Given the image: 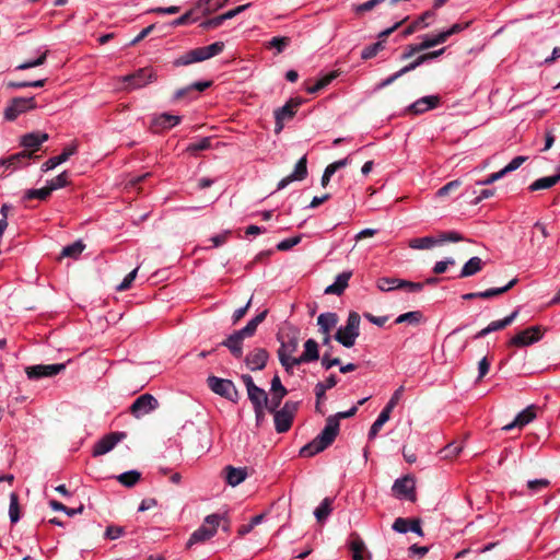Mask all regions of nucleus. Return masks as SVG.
<instances>
[{
	"label": "nucleus",
	"mask_w": 560,
	"mask_h": 560,
	"mask_svg": "<svg viewBox=\"0 0 560 560\" xmlns=\"http://www.w3.org/2000/svg\"><path fill=\"white\" fill-rule=\"evenodd\" d=\"M340 423L338 417H328L322 432L312 442L301 448L300 455L303 457H312L326 450L337 438Z\"/></svg>",
	"instance_id": "1"
},
{
	"label": "nucleus",
	"mask_w": 560,
	"mask_h": 560,
	"mask_svg": "<svg viewBox=\"0 0 560 560\" xmlns=\"http://www.w3.org/2000/svg\"><path fill=\"white\" fill-rule=\"evenodd\" d=\"M278 340L280 342L278 359L285 372L292 374L295 368L293 361L296 358L293 357V353H295L299 348V331L296 329H290L285 334H279Z\"/></svg>",
	"instance_id": "2"
},
{
	"label": "nucleus",
	"mask_w": 560,
	"mask_h": 560,
	"mask_svg": "<svg viewBox=\"0 0 560 560\" xmlns=\"http://www.w3.org/2000/svg\"><path fill=\"white\" fill-rule=\"evenodd\" d=\"M223 48L224 44L222 42H215L209 46L197 47L175 59L174 65L179 67L201 62L221 54Z\"/></svg>",
	"instance_id": "3"
},
{
	"label": "nucleus",
	"mask_w": 560,
	"mask_h": 560,
	"mask_svg": "<svg viewBox=\"0 0 560 560\" xmlns=\"http://www.w3.org/2000/svg\"><path fill=\"white\" fill-rule=\"evenodd\" d=\"M223 518V515L217 513L206 516L201 526L190 535L187 541V548L211 539L217 534L218 527Z\"/></svg>",
	"instance_id": "4"
},
{
	"label": "nucleus",
	"mask_w": 560,
	"mask_h": 560,
	"mask_svg": "<svg viewBox=\"0 0 560 560\" xmlns=\"http://www.w3.org/2000/svg\"><path fill=\"white\" fill-rule=\"evenodd\" d=\"M360 315L357 312H350L346 325L337 329L335 339L346 348L353 347L360 335Z\"/></svg>",
	"instance_id": "5"
},
{
	"label": "nucleus",
	"mask_w": 560,
	"mask_h": 560,
	"mask_svg": "<svg viewBox=\"0 0 560 560\" xmlns=\"http://www.w3.org/2000/svg\"><path fill=\"white\" fill-rule=\"evenodd\" d=\"M300 402L287 400L281 409L273 411L275 429L278 433H285L290 430Z\"/></svg>",
	"instance_id": "6"
},
{
	"label": "nucleus",
	"mask_w": 560,
	"mask_h": 560,
	"mask_svg": "<svg viewBox=\"0 0 560 560\" xmlns=\"http://www.w3.org/2000/svg\"><path fill=\"white\" fill-rule=\"evenodd\" d=\"M35 97H13L4 109L3 116L8 121L15 120L21 114L36 108Z\"/></svg>",
	"instance_id": "7"
},
{
	"label": "nucleus",
	"mask_w": 560,
	"mask_h": 560,
	"mask_svg": "<svg viewBox=\"0 0 560 560\" xmlns=\"http://www.w3.org/2000/svg\"><path fill=\"white\" fill-rule=\"evenodd\" d=\"M155 79L156 77L150 68H141L133 73L120 78L121 82L125 83L124 89L128 91L141 89Z\"/></svg>",
	"instance_id": "8"
},
{
	"label": "nucleus",
	"mask_w": 560,
	"mask_h": 560,
	"mask_svg": "<svg viewBox=\"0 0 560 560\" xmlns=\"http://www.w3.org/2000/svg\"><path fill=\"white\" fill-rule=\"evenodd\" d=\"M207 385L213 393L231 401H235L238 397L237 389L230 380L211 375L207 378Z\"/></svg>",
	"instance_id": "9"
},
{
	"label": "nucleus",
	"mask_w": 560,
	"mask_h": 560,
	"mask_svg": "<svg viewBox=\"0 0 560 560\" xmlns=\"http://www.w3.org/2000/svg\"><path fill=\"white\" fill-rule=\"evenodd\" d=\"M67 363L54 364H36L25 369L28 380H40L44 377H52L66 370Z\"/></svg>",
	"instance_id": "10"
},
{
	"label": "nucleus",
	"mask_w": 560,
	"mask_h": 560,
	"mask_svg": "<svg viewBox=\"0 0 560 560\" xmlns=\"http://www.w3.org/2000/svg\"><path fill=\"white\" fill-rule=\"evenodd\" d=\"M302 98L292 97L283 106L275 110L276 132H280L283 129L284 121L294 117L298 108L302 105Z\"/></svg>",
	"instance_id": "11"
},
{
	"label": "nucleus",
	"mask_w": 560,
	"mask_h": 560,
	"mask_svg": "<svg viewBox=\"0 0 560 560\" xmlns=\"http://www.w3.org/2000/svg\"><path fill=\"white\" fill-rule=\"evenodd\" d=\"M405 20H401L399 22H396L393 26L380 32L377 34V42H375L374 44L370 45V46H366L362 51H361V59L363 60H369V59H372L374 58L380 51L384 50L385 49V42H386V38L393 34L402 23H404Z\"/></svg>",
	"instance_id": "12"
},
{
	"label": "nucleus",
	"mask_w": 560,
	"mask_h": 560,
	"mask_svg": "<svg viewBox=\"0 0 560 560\" xmlns=\"http://www.w3.org/2000/svg\"><path fill=\"white\" fill-rule=\"evenodd\" d=\"M392 490L398 499H405L410 502L416 501V481L415 478L409 475L396 479Z\"/></svg>",
	"instance_id": "13"
},
{
	"label": "nucleus",
	"mask_w": 560,
	"mask_h": 560,
	"mask_svg": "<svg viewBox=\"0 0 560 560\" xmlns=\"http://www.w3.org/2000/svg\"><path fill=\"white\" fill-rule=\"evenodd\" d=\"M159 406L158 400L151 394H142L130 406V412L135 418H141L151 411L155 410Z\"/></svg>",
	"instance_id": "14"
},
{
	"label": "nucleus",
	"mask_w": 560,
	"mask_h": 560,
	"mask_svg": "<svg viewBox=\"0 0 560 560\" xmlns=\"http://www.w3.org/2000/svg\"><path fill=\"white\" fill-rule=\"evenodd\" d=\"M541 338L542 332L540 326H530L512 337L509 345L515 347H527L539 341Z\"/></svg>",
	"instance_id": "15"
},
{
	"label": "nucleus",
	"mask_w": 560,
	"mask_h": 560,
	"mask_svg": "<svg viewBox=\"0 0 560 560\" xmlns=\"http://www.w3.org/2000/svg\"><path fill=\"white\" fill-rule=\"evenodd\" d=\"M125 438V432H110L104 435L94 444L92 455L94 457L105 455L106 453L110 452Z\"/></svg>",
	"instance_id": "16"
},
{
	"label": "nucleus",
	"mask_w": 560,
	"mask_h": 560,
	"mask_svg": "<svg viewBox=\"0 0 560 560\" xmlns=\"http://www.w3.org/2000/svg\"><path fill=\"white\" fill-rule=\"evenodd\" d=\"M441 98L439 95H427L418 98L410 104L407 110L413 115L423 114L430 109H434L440 105Z\"/></svg>",
	"instance_id": "17"
},
{
	"label": "nucleus",
	"mask_w": 560,
	"mask_h": 560,
	"mask_svg": "<svg viewBox=\"0 0 560 560\" xmlns=\"http://www.w3.org/2000/svg\"><path fill=\"white\" fill-rule=\"evenodd\" d=\"M271 398L268 404V411L273 412L279 408L282 399L288 394L287 388L282 385L281 380L278 375H275L271 380Z\"/></svg>",
	"instance_id": "18"
},
{
	"label": "nucleus",
	"mask_w": 560,
	"mask_h": 560,
	"mask_svg": "<svg viewBox=\"0 0 560 560\" xmlns=\"http://www.w3.org/2000/svg\"><path fill=\"white\" fill-rule=\"evenodd\" d=\"M535 409L536 408H535L534 405H530V406L526 407L524 410H522L521 412H518L516 415L515 419L511 423L505 424L502 428V430L511 431L514 428L522 429L523 427L527 425L528 423H530L536 418Z\"/></svg>",
	"instance_id": "19"
},
{
	"label": "nucleus",
	"mask_w": 560,
	"mask_h": 560,
	"mask_svg": "<svg viewBox=\"0 0 560 560\" xmlns=\"http://www.w3.org/2000/svg\"><path fill=\"white\" fill-rule=\"evenodd\" d=\"M269 354L267 350L257 348L246 355L245 363L249 370L259 371L266 366Z\"/></svg>",
	"instance_id": "20"
},
{
	"label": "nucleus",
	"mask_w": 560,
	"mask_h": 560,
	"mask_svg": "<svg viewBox=\"0 0 560 560\" xmlns=\"http://www.w3.org/2000/svg\"><path fill=\"white\" fill-rule=\"evenodd\" d=\"M319 359L318 343L314 339H307L304 343V351L293 361L295 366L317 361Z\"/></svg>",
	"instance_id": "21"
},
{
	"label": "nucleus",
	"mask_w": 560,
	"mask_h": 560,
	"mask_svg": "<svg viewBox=\"0 0 560 560\" xmlns=\"http://www.w3.org/2000/svg\"><path fill=\"white\" fill-rule=\"evenodd\" d=\"M182 121V117L168 113H162L153 118V127L156 131L171 129Z\"/></svg>",
	"instance_id": "22"
},
{
	"label": "nucleus",
	"mask_w": 560,
	"mask_h": 560,
	"mask_svg": "<svg viewBox=\"0 0 560 560\" xmlns=\"http://www.w3.org/2000/svg\"><path fill=\"white\" fill-rule=\"evenodd\" d=\"M244 339L245 337L240 332V330H236L222 341L221 345L226 347L236 359H240L243 355Z\"/></svg>",
	"instance_id": "23"
},
{
	"label": "nucleus",
	"mask_w": 560,
	"mask_h": 560,
	"mask_svg": "<svg viewBox=\"0 0 560 560\" xmlns=\"http://www.w3.org/2000/svg\"><path fill=\"white\" fill-rule=\"evenodd\" d=\"M351 276H352L351 271H343V272L339 273L336 277L334 283H331L330 285H328L325 289V293L326 294H335V295L342 294L343 291L348 287V283H349V280H350Z\"/></svg>",
	"instance_id": "24"
},
{
	"label": "nucleus",
	"mask_w": 560,
	"mask_h": 560,
	"mask_svg": "<svg viewBox=\"0 0 560 560\" xmlns=\"http://www.w3.org/2000/svg\"><path fill=\"white\" fill-rule=\"evenodd\" d=\"M337 382L338 380L336 375L331 374L324 382H318L315 385L314 393L316 396V410H319V405L325 399L326 392L335 387Z\"/></svg>",
	"instance_id": "25"
},
{
	"label": "nucleus",
	"mask_w": 560,
	"mask_h": 560,
	"mask_svg": "<svg viewBox=\"0 0 560 560\" xmlns=\"http://www.w3.org/2000/svg\"><path fill=\"white\" fill-rule=\"evenodd\" d=\"M348 547L352 553L353 560L364 559L365 544L358 533L353 532L350 534Z\"/></svg>",
	"instance_id": "26"
},
{
	"label": "nucleus",
	"mask_w": 560,
	"mask_h": 560,
	"mask_svg": "<svg viewBox=\"0 0 560 560\" xmlns=\"http://www.w3.org/2000/svg\"><path fill=\"white\" fill-rule=\"evenodd\" d=\"M247 477L246 468H235L233 466L225 467V481L232 487H236L242 483Z\"/></svg>",
	"instance_id": "27"
},
{
	"label": "nucleus",
	"mask_w": 560,
	"mask_h": 560,
	"mask_svg": "<svg viewBox=\"0 0 560 560\" xmlns=\"http://www.w3.org/2000/svg\"><path fill=\"white\" fill-rule=\"evenodd\" d=\"M47 140L48 135L45 132H30L23 136L22 144L27 149L36 151L39 149L40 144Z\"/></svg>",
	"instance_id": "28"
},
{
	"label": "nucleus",
	"mask_w": 560,
	"mask_h": 560,
	"mask_svg": "<svg viewBox=\"0 0 560 560\" xmlns=\"http://www.w3.org/2000/svg\"><path fill=\"white\" fill-rule=\"evenodd\" d=\"M228 0H198L196 9L203 15L211 14L217 10L223 8Z\"/></svg>",
	"instance_id": "29"
},
{
	"label": "nucleus",
	"mask_w": 560,
	"mask_h": 560,
	"mask_svg": "<svg viewBox=\"0 0 560 560\" xmlns=\"http://www.w3.org/2000/svg\"><path fill=\"white\" fill-rule=\"evenodd\" d=\"M337 322V314L331 312L322 313L317 317V325L325 335H329L330 330L336 326Z\"/></svg>",
	"instance_id": "30"
},
{
	"label": "nucleus",
	"mask_w": 560,
	"mask_h": 560,
	"mask_svg": "<svg viewBox=\"0 0 560 560\" xmlns=\"http://www.w3.org/2000/svg\"><path fill=\"white\" fill-rule=\"evenodd\" d=\"M483 267V261L480 257L474 256L471 257L465 265L463 266L459 278H467L479 272Z\"/></svg>",
	"instance_id": "31"
},
{
	"label": "nucleus",
	"mask_w": 560,
	"mask_h": 560,
	"mask_svg": "<svg viewBox=\"0 0 560 560\" xmlns=\"http://www.w3.org/2000/svg\"><path fill=\"white\" fill-rule=\"evenodd\" d=\"M559 182H560V173L552 175V176H546V177H540V178L536 179L528 186V189L530 191L549 189L552 186H555L556 184H558Z\"/></svg>",
	"instance_id": "32"
},
{
	"label": "nucleus",
	"mask_w": 560,
	"mask_h": 560,
	"mask_svg": "<svg viewBox=\"0 0 560 560\" xmlns=\"http://www.w3.org/2000/svg\"><path fill=\"white\" fill-rule=\"evenodd\" d=\"M248 399L250 400L253 408L255 407H266L268 409L269 398L267 393L260 388L256 387L247 393Z\"/></svg>",
	"instance_id": "33"
},
{
	"label": "nucleus",
	"mask_w": 560,
	"mask_h": 560,
	"mask_svg": "<svg viewBox=\"0 0 560 560\" xmlns=\"http://www.w3.org/2000/svg\"><path fill=\"white\" fill-rule=\"evenodd\" d=\"M268 314L267 310H264L259 314H257L254 318H252L245 327L240 329V332L245 337H252L257 330V327L260 323H262Z\"/></svg>",
	"instance_id": "34"
},
{
	"label": "nucleus",
	"mask_w": 560,
	"mask_h": 560,
	"mask_svg": "<svg viewBox=\"0 0 560 560\" xmlns=\"http://www.w3.org/2000/svg\"><path fill=\"white\" fill-rule=\"evenodd\" d=\"M400 285L401 279L398 278L382 277L376 281V287L382 292H390L400 289Z\"/></svg>",
	"instance_id": "35"
},
{
	"label": "nucleus",
	"mask_w": 560,
	"mask_h": 560,
	"mask_svg": "<svg viewBox=\"0 0 560 560\" xmlns=\"http://www.w3.org/2000/svg\"><path fill=\"white\" fill-rule=\"evenodd\" d=\"M334 499L332 498H325L320 504L315 509L314 515L318 522H324L329 514L331 513Z\"/></svg>",
	"instance_id": "36"
},
{
	"label": "nucleus",
	"mask_w": 560,
	"mask_h": 560,
	"mask_svg": "<svg viewBox=\"0 0 560 560\" xmlns=\"http://www.w3.org/2000/svg\"><path fill=\"white\" fill-rule=\"evenodd\" d=\"M390 412L383 409L378 415L377 419L373 422L369 431V439L373 440L378 434L382 427L389 420Z\"/></svg>",
	"instance_id": "37"
},
{
	"label": "nucleus",
	"mask_w": 560,
	"mask_h": 560,
	"mask_svg": "<svg viewBox=\"0 0 560 560\" xmlns=\"http://www.w3.org/2000/svg\"><path fill=\"white\" fill-rule=\"evenodd\" d=\"M517 283V279H512L508 284L501 288H491L486 291L479 292V299H491L498 295H501L505 292H508L510 289H512Z\"/></svg>",
	"instance_id": "38"
},
{
	"label": "nucleus",
	"mask_w": 560,
	"mask_h": 560,
	"mask_svg": "<svg viewBox=\"0 0 560 560\" xmlns=\"http://www.w3.org/2000/svg\"><path fill=\"white\" fill-rule=\"evenodd\" d=\"M30 158L31 153L23 151L11 155L8 160L3 161V164H5L8 168L16 170L18 167L27 164Z\"/></svg>",
	"instance_id": "39"
},
{
	"label": "nucleus",
	"mask_w": 560,
	"mask_h": 560,
	"mask_svg": "<svg viewBox=\"0 0 560 560\" xmlns=\"http://www.w3.org/2000/svg\"><path fill=\"white\" fill-rule=\"evenodd\" d=\"M438 244L439 241L432 236L417 237L409 242V246L413 249H430Z\"/></svg>",
	"instance_id": "40"
},
{
	"label": "nucleus",
	"mask_w": 560,
	"mask_h": 560,
	"mask_svg": "<svg viewBox=\"0 0 560 560\" xmlns=\"http://www.w3.org/2000/svg\"><path fill=\"white\" fill-rule=\"evenodd\" d=\"M517 314H518V311L516 310V311L512 312L509 316H506L502 319L491 322L487 326L490 334L501 330V329H504L505 327L511 325L514 322V319L516 318Z\"/></svg>",
	"instance_id": "41"
},
{
	"label": "nucleus",
	"mask_w": 560,
	"mask_h": 560,
	"mask_svg": "<svg viewBox=\"0 0 560 560\" xmlns=\"http://www.w3.org/2000/svg\"><path fill=\"white\" fill-rule=\"evenodd\" d=\"M140 477L141 474L138 470H129L120 474L117 479L122 486L131 488L140 480Z\"/></svg>",
	"instance_id": "42"
},
{
	"label": "nucleus",
	"mask_w": 560,
	"mask_h": 560,
	"mask_svg": "<svg viewBox=\"0 0 560 560\" xmlns=\"http://www.w3.org/2000/svg\"><path fill=\"white\" fill-rule=\"evenodd\" d=\"M85 245L82 243V241H77L72 244H69L62 248L61 256L62 257H71V258H78L81 253L84 250Z\"/></svg>",
	"instance_id": "43"
},
{
	"label": "nucleus",
	"mask_w": 560,
	"mask_h": 560,
	"mask_svg": "<svg viewBox=\"0 0 560 560\" xmlns=\"http://www.w3.org/2000/svg\"><path fill=\"white\" fill-rule=\"evenodd\" d=\"M294 180H303L307 176V159L302 156L295 164L293 172L290 174Z\"/></svg>",
	"instance_id": "44"
},
{
	"label": "nucleus",
	"mask_w": 560,
	"mask_h": 560,
	"mask_svg": "<svg viewBox=\"0 0 560 560\" xmlns=\"http://www.w3.org/2000/svg\"><path fill=\"white\" fill-rule=\"evenodd\" d=\"M421 319L422 313L420 311H411L400 314L398 317H396L395 324L408 323L411 325H417L421 322Z\"/></svg>",
	"instance_id": "45"
},
{
	"label": "nucleus",
	"mask_w": 560,
	"mask_h": 560,
	"mask_svg": "<svg viewBox=\"0 0 560 560\" xmlns=\"http://www.w3.org/2000/svg\"><path fill=\"white\" fill-rule=\"evenodd\" d=\"M9 517L12 524L20 521L19 495L15 492L10 494Z\"/></svg>",
	"instance_id": "46"
},
{
	"label": "nucleus",
	"mask_w": 560,
	"mask_h": 560,
	"mask_svg": "<svg viewBox=\"0 0 560 560\" xmlns=\"http://www.w3.org/2000/svg\"><path fill=\"white\" fill-rule=\"evenodd\" d=\"M445 35L440 32L435 35H425L423 40L420 43L423 50L438 46L445 43Z\"/></svg>",
	"instance_id": "47"
},
{
	"label": "nucleus",
	"mask_w": 560,
	"mask_h": 560,
	"mask_svg": "<svg viewBox=\"0 0 560 560\" xmlns=\"http://www.w3.org/2000/svg\"><path fill=\"white\" fill-rule=\"evenodd\" d=\"M197 13H198V11H197L196 7H194L191 10L187 11L179 18L175 19L172 22V25L176 27V26L186 25V24L196 22L199 19V16L196 15Z\"/></svg>",
	"instance_id": "48"
},
{
	"label": "nucleus",
	"mask_w": 560,
	"mask_h": 560,
	"mask_svg": "<svg viewBox=\"0 0 560 560\" xmlns=\"http://www.w3.org/2000/svg\"><path fill=\"white\" fill-rule=\"evenodd\" d=\"M50 191L48 187H43L39 189H27L24 192L23 199L24 200H31V199H38V200H46L50 196Z\"/></svg>",
	"instance_id": "49"
},
{
	"label": "nucleus",
	"mask_w": 560,
	"mask_h": 560,
	"mask_svg": "<svg viewBox=\"0 0 560 560\" xmlns=\"http://www.w3.org/2000/svg\"><path fill=\"white\" fill-rule=\"evenodd\" d=\"M211 147V138L203 137L197 142L189 143L186 148V151L190 154H196L199 151H205L210 149Z\"/></svg>",
	"instance_id": "50"
},
{
	"label": "nucleus",
	"mask_w": 560,
	"mask_h": 560,
	"mask_svg": "<svg viewBox=\"0 0 560 560\" xmlns=\"http://www.w3.org/2000/svg\"><path fill=\"white\" fill-rule=\"evenodd\" d=\"M49 505L50 508L54 510V511H61L63 513H66L68 516H74L77 514H80L82 513L84 506L83 505H80L79 508L77 509H72V508H68L66 506L65 504H62L61 502H58L56 500H51L49 502Z\"/></svg>",
	"instance_id": "51"
},
{
	"label": "nucleus",
	"mask_w": 560,
	"mask_h": 560,
	"mask_svg": "<svg viewBox=\"0 0 560 560\" xmlns=\"http://www.w3.org/2000/svg\"><path fill=\"white\" fill-rule=\"evenodd\" d=\"M68 185V173L65 171L57 175L55 178L47 182V187L50 192L56 189L63 188Z\"/></svg>",
	"instance_id": "52"
},
{
	"label": "nucleus",
	"mask_w": 560,
	"mask_h": 560,
	"mask_svg": "<svg viewBox=\"0 0 560 560\" xmlns=\"http://www.w3.org/2000/svg\"><path fill=\"white\" fill-rule=\"evenodd\" d=\"M290 44V38L285 36H276L272 37L267 47L275 48L277 54H281Z\"/></svg>",
	"instance_id": "53"
},
{
	"label": "nucleus",
	"mask_w": 560,
	"mask_h": 560,
	"mask_svg": "<svg viewBox=\"0 0 560 560\" xmlns=\"http://www.w3.org/2000/svg\"><path fill=\"white\" fill-rule=\"evenodd\" d=\"M47 58V51H44L38 58L25 61L15 67V70H27L45 63Z\"/></svg>",
	"instance_id": "54"
},
{
	"label": "nucleus",
	"mask_w": 560,
	"mask_h": 560,
	"mask_svg": "<svg viewBox=\"0 0 560 560\" xmlns=\"http://www.w3.org/2000/svg\"><path fill=\"white\" fill-rule=\"evenodd\" d=\"M411 522L412 520L410 518L397 517L394 521L392 528L397 533L406 534L409 532Z\"/></svg>",
	"instance_id": "55"
},
{
	"label": "nucleus",
	"mask_w": 560,
	"mask_h": 560,
	"mask_svg": "<svg viewBox=\"0 0 560 560\" xmlns=\"http://www.w3.org/2000/svg\"><path fill=\"white\" fill-rule=\"evenodd\" d=\"M405 392V387L401 385L399 386L395 392L394 394L392 395V397L389 398L388 402L386 404V406L384 407L385 410L389 411L392 413L393 409L397 406L398 401L400 400V398L402 397V394Z\"/></svg>",
	"instance_id": "56"
},
{
	"label": "nucleus",
	"mask_w": 560,
	"mask_h": 560,
	"mask_svg": "<svg viewBox=\"0 0 560 560\" xmlns=\"http://www.w3.org/2000/svg\"><path fill=\"white\" fill-rule=\"evenodd\" d=\"M137 272H138V268H135L132 271H130L125 278L124 280L116 287V290L118 292H122V291H127L128 289H130L133 280L136 279L137 277Z\"/></svg>",
	"instance_id": "57"
},
{
	"label": "nucleus",
	"mask_w": 560,
	"mask_h": 560,
	"mask_svg": "<svg viewBox=\"0 0 560 560\" xmlns=\"http://www.w3.org/2000/svg\"><path fill=\"white\" fill-rule=\"evenodd\" d=\"M462 185L460 180L459 179H454V180H451L448 182L447 184H445L444 186H442L438 191H436V196L438 197H445L447 196L450 192L456 190L457 188H459V186Z\"/></svg>",
	"instance_id": "58"
},
{
	"label": "nucleus",
	"mask_w": 560,
	"mask_h": 560,
	"mask_svg": "<svg viewBox=\"0 0 560 560\" xmlns=\"http://www.w3.org/2000/svg\"><path fill=\"white\" fill-rule=\"evenodd\" d=\"M526 161V158L525 156H515L514 159H512L508 165H505L501 172L503 173V175L505 176L508 173H511L513 171H516L524 162Z\"/></svg>",
	"instance_id": "59"
},
{
	"label": "nucleus",
	"mask_w": 560,
	"mask_h": 560,
	"mask_svg": "<svg viewBox=\"0 0 560 560\" xmlns=\"http://www.w3.org/2000/svg\"><path fill=\"white\" fill-rule=\"evenodd\" d=\"M300 242H301V236L284 238L277 244V249L281 250V252H285V250L291 249L295 245H298Z\"/></svg>",
	"instance_id": "60"
},
{
	"label": "nucleus",
	"mask_w": 560,
	"mask_h": 560,
	"mask_svg": "<svg viewBox=\"0 0 560 560\" xmlns=\"http://www.w3.org/2000/svg\"><path fill=\"white\" fill-rule=\"evenodd\" d=\"M422 47H421V44H410V45H407L400 56V59L401 60H407L409 58H411L413 55L422 51Z\"/></svg>",
	"instance_id": "61"
},
{
	"label": "nucleus",
	"mask_w": 560,
	"mask_h": 560,
	"mask_svg": "<svg viewBox=\"0 0 560 560\" xmlns=\"http://www.w3.org/2000/svg\"><path fill=\"white\" fill-rule=\"evenodd\" d=\"M125 535V528L121 526H108L105 532V537L115 540Z\"/></svg>",
	"instance_id": "62"
},
{
	"label": "nucleus",
	"mask_w": 560,
	"mask_h": 560,
	"mask_svg": "<svg viewBox=\"0 0 560 560\" xmlns=\"http://www.w3.org/2000/svg\"><path fill=\"white\" fill-rule=\"evenodd\" d=\"M454 265H455V260L452 257H448L441 261H436L433 267V272L436 275H441L446 271L448 266H454Z\"/></svg>",
	"instance_id": "63"
},
{
	"label": "nucleus",
	"mask_w": 560,
	"mask_h": 560,
	"mask_svg": "<svg viewBox=\"0 0 560 560\" xmlns=\"http://www.w3.org/2000/svg\"><path fill=\"white\" fill-rule=\"evenodd\" d=\"M424 62H425V57L420 55L413 61H411L407 66L402 67L399 71H400L401 75H404V74H406V73H408L410 71H413L415 69H417L418 67H420Z\"/></svg>",
	"instance_id": "64"
}]
</instances>
